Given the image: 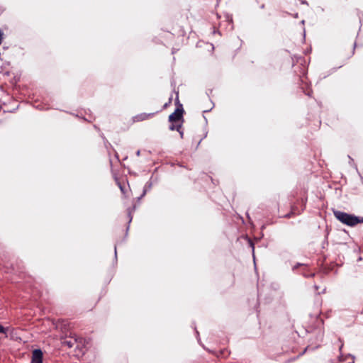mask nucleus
Returning a JSON list of instances; mask_svg holds the SVG:
<instances>
[{
	"mask_svg": "<svg viewBox=\"0 0 363 363\" xmlns=\"http://www.w3.org/2000/svg\"><path fill=\"white\" fill-rule=\"evenodd\" d=\"M6 330L5 328H4L1 324H0V333H6Z\"/></svg>",
	"mask_w": 363,
	"mask_h": 363,
	"instance_id": "9",
	"label": "nucleus"
},
{
	"mask_svg": "<svg viewBox=\"0 0 363 363\" xmlns=\"http://www.w3.org/2000/svg\"><path fill=\"white\" fill-rule=\"evenodd\" d=\"M333 214L337 220L340 221L342 223L350 227H353L358 223H363V218L360 219L359 217L354 215L349 214L345 212L334 211Z\"/></svg>",
	"mask_w": 363,
	"mask_h": 363,
	"instance_id": "2",
	"label": "nucleus"
},
{
	"mask_svg": "<svg viewBox=\"0 0 363 363\" xmlns=\"http://www.w3.org/2000/svg\"><path fill=\"white\" fill-rule=\"evenodd\" d=\"M226 19H227V21L229 22V23H233V19L231 17H230L229 16H226Z\"/></svg>",
	"mask_w": 363,
	"mask_h": 363,
	"instance_id": "11",
	"label": "nucleus"
},
{
	"mask_svg": "<svg viewBox=\"0 0 363 363\" xmlns=\"http://www.w3.org/2000/svg\"><path fill=\"white\" fill-rule=\"evenodd\" d=\"M154 113H143L137 115L135 118L137 121H143L145 120H148L151 118L153 116Z\"/></svg>",
	"mask_w": 363,
	"mask_h": 363,
	"instance_id": "5",
	"label": "nucleus"
},
{
	"mask_svg": "<svg viewBox=\"0 0 363 363\" xmlns=\"http://www.w3.org/2000/svg\"><path fill=\"white\" fill-rule=\"evenodd\" d=\"M52 324L55 325V327L57 329L58 328H60L61 330H62L63 328L65 329V327L67 325L66 323L65 320H62L61 322H58L57 323H55L53 320H52Z\"/></svg>",
	"mask_w": 363,
	"mask_h": 363,
	"instance_id": "7",
	"label": "nucleus"
},
{
	"mask_svg": "<svg viewBox=\"0 0 363 363\" xmlns=\"http://www.w3.org/2000/svg\"><path fill=\"white\" fill-rule=\"evenodd\" d=\"M184 110L182 104L178 102L175 111L169 116V121L172 123L169 126L171 130H177L179 133L181 138H183L184 133L182 130V124L184 123Z\"/></svg>",
	"mask_w": 363,
	"mask_h": 363,
	"instance_id": "1",
	"label": "nucleus"
},
{
	"mask_svg": "<svg viewBox=\"0 0 363 363\" xmlns=\"http://www.w3.org/2000/svg\"><path fill=\"white\" fill-rule=\"evenodd\" d=\"M301 82L306 84V90H303L304 93L310 96L313 92L312 90L308 87V84L304 82L303 78L301 79Z\"/></svg>",
	"mask_w": 363,
	"mask_h": 363,
	"instance_id": "8",
	"label": "nucleus"
},
{
	"mask_svg": "<svg viewBox=\"0 0 363 363\" xmlns=\"http://www.w3.org/2000/svg\"><path fill=\"white\" fill-rule=\"evenodd\" d=\"M314 289L318 294H324L326 290V286L325 285L320 286L318 285H314Z\"/></svg>",
	"mask_w": 363,
	"mask_h": 363,
	"instance_id": "6",
	"label": "nucleus"
},
{
	"mask_svg": "<svg viewBox=\"0 0 363 363\" xmlns=\"http://www.w3.org/2000/svg\"><path fill=\"white\" fill-rule=\"evenodd\" d=\"M62 346L64 347L72 348V347H79V345L78 342V339L76 336H67L65 338L61 340Z\"/></svg>",
	"mask_w": 363,
	"mask_h": 363,
	"instance_id": "3",
	"label": "nucleus"
},
{
	"mask_svg": "<svg viewBox=\"0 0 363 363\" xmlns=\"http://www.w3.org/2000/svg\"><path fill=\"white\" fill-rule=\"evenodd\" d=\"M339 341L341 342L340 346V350H341L343 347V343L341 342L340 339H339Z\"/></svg>",
	"mask_w": 363,
	"mask_h": 363,
	"instance_id": "12",
	"label": "nucleus"
},
{
	"mask_svg": "<svg viewBox=\"0 0 363 363\" xmlns=\"http://www.w3.org/2000/svg\"><path fill=\"white\" fill-rule=\"evenodd\" d=\"M43 352L36 349L33 351L31 363H42L43 362Z\"/></svg>",
	"mask_w": 363,
	"mask_h": 363,
	"instance_id": "4",
	"label": "nucleus"
},
{
	"mask_svg": "<svg viewBox=\"0 0 363 363\" xmlns=\"http://www.w3.org/2000/svg\"><path fill=\"white\" fill-rule=\"evenodd\" d=\"M3 38H4V33L0 29V45L2 43Z\"/></svg>",
	"mask_w": 363,
	"mask_h": 363,
	"instance_id": "10",
	"label": "nucleus"
}]
</instances>
